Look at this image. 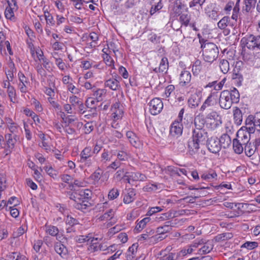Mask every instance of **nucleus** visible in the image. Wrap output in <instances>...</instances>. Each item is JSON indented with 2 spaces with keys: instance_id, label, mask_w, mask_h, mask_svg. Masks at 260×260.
Wrapping results in <instances>:
<instances>
[{
  "instance_id": "obj_51",
  "label": "nucleus",
  "mask_w": 260,
  "mask_h": 260,
  "mask_svg": "<svg viewBox=\"0 0 260 260\" xmlns=\"http://www.w3.org/2000/svg\"><path fill=\"white\" fill-rule=\"evenodd\" d=\"M256 3V0H245V10L247 12L251 11L252 9H254Z\"/></svg>"
},
{
  "instance_id": "obj_3",
  "label": "nucleus",
  "mask_w": 260,
  "mask_h": 260,
  "mask_svg": "<svg viewBox=\"0 0 260 260\" xmlns=\"http://www.w3.org/2000/svg\"><path fill=\"white\" fill-rule=\"evenodd\" d=\"M203 48V56L205 61L212 63L218 57L219 50L213 43L207 42L201 45Z\"/></svg>"
},
{
  "instance_id": "obj_13",
  "label": "nucleus",
  "mask_w": 260,
  "mask_h": 260,
  "mask_svg": "<svg viewBox=\"0 0 260 260\" xmlns=\"http://www.w3.org/2000/svg\"><path fill=\"white\" fill-rule=\"evenodd\" d=\"M44 229L46 234L55 237L57 240L60 241L61 237L59 235V230L57 226L46 224L44 226Z\"/></svg>"
},
{
  "instance_id": "obj_7",
  "label": "nucleus",
  "mask_w": 260,
  "mask_h": 260,
  "mask_svg": "<svg viewBox=\"0 0 260 260\" xmlns=\"http://www.w3.org/2000/svg\"><path fill=\"white\" fill-rule=\"evenodd\" d=\"M6 143L4 146V153L6 155L10 154L14 149L15 144L19 139V136L12 134H7L5 135Z\"/></svg>"
},
{
  "instance_id": "obj_58",
  "label": "nucleus",
  "mask_w": 260,
  "mask_h": 260,
  "mask_svg": "<svg viewBox=\"0 0 260 260\" xmlns=\"http://www.w3.org/2000/svg\"><path fill=\"white\" fill-rule=\"evenodd\" d=\"M112 111H113L112 115L114 120H117L122 118L123 112L121 108Z\"/></svg>"
},
{
  "instance_id": "obj_38",
  "label": "nucleus",
  "mask_w": 260,
  "mask_h": 260,
  "mask_svg": "<svg viewBox=\"0 0 260 260\" xmlns=\"http://www.w3.org/2000/svg\"><path fill=\"white\" fill-rule=\"evenodd\" d=\"M202 69L201 61L199 60H196L192 67V72L193 75H198L202 70Z\"/></svg>"
},
{
  "instance_id": "obj_16",
  "label": "nucleus",
  "mask_w": 260,
  "mask_h": 260,
  "mask_svg": "<svg viewBox=\"0 0 260 260\" xmlns=\"http://www.w3.org/2000/svg\"><path fill=\"white\" fill-rule=\"evenodd\" d=\"M191 75L190 73L186 70L182 71L180 75V84L183 86L188 85L191 81Z\"/></svg>"
},
{
  "instance_id": "obj_57",
  "label": "nucleus",
  "mask_w": 260,
  "mask_h": 260,
  "mask_svg": "<svg viewBox=\"0 0 260 260\" xmlns=\"http://www.w3.org/2000/svg\"><path fill=\"white\" fill-rule=\"evenodd\" d=\"M119 194V190L117 188H113L110 190L108 193V198L110 200H114L117 198Z\"/></svg>"
},
{
  "instance_id": "obj_28",
  "label": "nucleus",
  "mask_w": 260,
  "mask_h": 260,
  "mask_svg": "<svg viewBox=\"0 0 260 260\" xmlns=\"http://www.w3.org/2000/svg\"><path fill=\"white\" fill-rule=\"evenodd\" d=\"M233 116L235 123L237 125H240L242 122L243 115L241 110L238 107L234 108Z\"/></svg>"
},
{
  "instance_id": "obj_33",
  "label": "nucleus",
  "mask_w": 260,
  "mask_h": 260,
  "mask_svg": "<svg viewBox=\"0 0 260 260\" xmlns=\"http://www.w3.org/2000/svg\"><path fill=\"white\" fill-rule=\"evenodd\" d=\"M115 211L113 209H109L106 211L103 215H101L99 220L101 221H107L108 220H112L114 219Z\"/></svg>"
},
{
  "instance_id": "obj_6",
  "label": "nucleus",
  "mask_w": 260,
  "mask_h": 260,
  "mask_svg": "<svg viewBox=\"0 0 260 260\" xmlns=\"http://www.w3.org/2000/svg\"><path fill=\"white\" fill-rule=\"evenodd\" d=\"M206 126L211 130H214L222 123L221 117L214 110H211L206 115Z\"/></svg>"
},
{
  "instance_id": "obj_32",
  "label": "nucleus",
  "mask_w": 260,
  "mask_h": 260,
  "mask_svg": "<svg viewBox=\"0 0 260 260\" xmlns=\"http://www.w3.org/2000/svg\"><path fill=\"white\" fill-rule=\"evenodd\" d=\"M244 145L245 154L248 157H250L253 155L256 151L255 147L251 142H249L247 144H245Z\"/></svg>"
},
{
  "instance_id": "obj_8",
  "label": "nucleus",
  "mask_w": 260,
  "mask_h": 260,
  "mask_svg": "<svg viewBox=\"0 0 260 260\" xmlns=\"http://www.w3.org/2000/svg\"><path fill=\"white\" fill-rule=\"evenodd\" d=\"M149 111L152 115H156L162 110L164 105L159 98H154L149 103Z\"/></svg>"
},
{
  "instance_id": "obj_27",
  "label": "nucleus",
  "mask_w": 260,
  "mask_h": 260,
  "mask_svg": "<svg viewBox=\"0 0 260 260\" xmlns=\"http://www.w3.org/2000/svg\"><path fill=\"white\" fill-rule=\"evenodd\" d=\"M243 145L240 139H234L233 142V147L234 152L238 154H241L244 150Z\"/></svg>"
},
{
  "instance_id": "obj_59",
  "label": "nucleus",
  "mask_w": 260,
  "mask_h": 260,
  "mask_svg": "<svg viewBox=\"0 0 260 260\" xmlns=\"http://www.w3.org/2000/svg\"><path fill=\"white\" fill-rule=\"evenodd\" d=\"M178 20L180 21L182 25H184L185 26H187L189 22V18L188 15L184 14H181Z\"/></svg>"
},
{
  "instance_id": "obj_10",
  "label": "nucleus",
  "mask_w": 260,
  "mask_h": 260,
  "mask_svg": "<svg viewBox=\"0 0 260 260\" xmlns=\"http://www.w3.org/2000/svg\"><path fill=\"white\" fill-rule=\"evenodd\" d=\"M206 145L208 150L213 153H217L221 150L219 140L217 137H211L207 141Z\"/></svg>"
},
{
  "instance_id": "obj_52",
  "label": "nucleus",
  "mask_w": 260,
  "mask_h": 260,
  "mask_svg": "<svg viewBox=\"0 0 260 260\" xmlns=\"http://www.w3.org/2000/svg\"><path fill=\"white\" fill-rule=\"evenodd\" d=\"M175 90V86L173 85H169L167 86L165 89L164 93L162 94V96L164 98H169L171 94Z\"/></svg>"
},
{
  "instance_id": "obj_42",
  "label": "nucleus",
  "mask_w": 260,
  "mask_h": 260,
  "mask_svg": "<svg viewBox=\"0 0 260 260\" xmlns=\"http://www.w3.org/2000/svg\"><path fill=\"white\" fill-rule=\"evenodd\" d=\"M103 58L107 66L111 67L112 69H115L114 61L109 55V53L103 54Z\"/></svg>"
},
{
  "instance_id": "obj_40",
  "label": "nucleus",
  "mask_w": 260,
  "mask_h": 260,
  "mask_svg": "<svg viewBox=\"0 0 260 260\" xmlns=\"http://www.w3.org/2000/svg\"><path fill=\"white\" fill-rule=\"evenodd\" d=\"M233 237V234L231 233H225L219 234L215 237V240L216 242L225 241L231 239Z\"/></svg>"
},
{
  "instance_id": "obj_21",
  "label": "nucleus",
  "mask_w": 260,
  "mask_h": 260,
  "mask_svg": "<svg viewBox=\"0 0 260 260\" xmlns=\"http://www.w3.org/2000/svg\"><path fill=\"white\" fill-rule=\"evenodd\" d=\"M55 251L59 254L62 257L66 256L68 250L66 246L61 243L60 242H55L54 244Z\"/></svg>"
},
{
  "instance_id": "obj_39",
  "label": "nucleus",
  "mask_w": 260,
  "mask_h": 260,
  "mask_svg": "<svg viewBox=\"0 0 260 260\" xmlns=\"http://www.w3.org/2000/svg\"><path fill=\"white\" fill-rule=\"evenodd\" d=\"M194 249L190 246H188L180 251H177L180 259H182L184 256H186L188 254H191Z\"/></svg>"
},
{
  "instance_id": "obj_9",
  "label": "nucleus",
  "mask_w": 260,
  "mask_h": 260,
  "mask_svg": "<svg viewBox=\"0 0 260 260\" xmlns=\"http://www.w3.org/2000/svg\"><path fill=\"white\" fill-rule=\"evenodd\" d=\"M217 98L218 92L211 90L210 94L207 96V99L205 100L203 105L201 107L200 111L203 112L208 107L213 106L216 102Z\"/></svg>"
},
{
  "instance_id": "obj_63",
  "label": "nucleus",
  "mask_w": 260,
  "mask_h": 260,
  "mask_svg": "<svg viewBox=\"0 0 260 260\" xmlns=\"http://www.w3.org/2000/svg\"><path fill=\"white\" fill-rule=\"evenodd\" d=\"M96 102V100H95V98H88L86 101V105L87 107L91 109H96L95 104Z\"/></svg>"
},
{
  "instance_id": "obj_19",
  "label": "nucleus",
  "mask_w": 260,
  "mask_h": 260,
  "mask_svg": "<svg viewBox=\"0 0 260 260\" xmlns=\"http://www.w3.org/2000/svg\"><path fill=\"white\" fill-rule=\"evenodd\" d=\"M206 124V117L204 118L202 115L197 116L194 120V124L196 130H204L205 124Z\"/></svg>"
},
{
  "instance_id": "obj_29",
  "label": "nucleus",
  "mask_w": 260,
  "mask_h": 260,
  "mask_svg": "<svg viewBox=\"0 0 260 260\" xmlns=\"http://www.w3.org/2000/svg\"><path fill=\"white\" fill-rule=\"evenodd\" d=\"M92 155V152L91 151V147H86L80 153V161L84 162L85 160H86L87 158H90Z\"/></svg>"
},
{
  "instance_id": "obj_41",
  "label": "nucleus",
  "mask_w": 260,
  "mask_h": 260,
  "mask_svg": "<svg viewBox=\"0 0 260 260\" xmlns=\"http://www.w3.org/2000/svg\"><path fill=\"white\" fill-rule=\"evenodd\" d=\"M98 241V238H94L91 237V239L90 240V245L88 248V250L91 252H94L98 250L99 246L98 245L99 244Z\"/></svg>"
},
{
  "instance_id": "obj_50",
  "label": "nucleus",
  "mask_w": 260,
  "mask_h": 260,
  "mask_svg": "<svg viewBox=\"0 0 260 260\" xmlns=\"http://www.w3.org/2000/svg\"><path fill=\"white\" fill-rule=\"evenodd\" d=\"M44 17L46 21L47 24L51 26H54L55 24V21L52 15L48 11L44 12Z\"/></svg>"
},
{
  "instance_id": "obj_22",
  "label": "nucleus",
  "mask_w": 260,
  "mask_h": 260,
  "mask_svg": "<svg viewBox=\"0 0 260 260\" xmlns=\"http://www.w3.org/2000/svg\"><path fill=\"white\" fill-rule=\"evenodd\" d=\"M136 194V191L134 189L129 188L123 197V202L127 204L133 202L135 199Z\"/></svg>"
},
{
  "instance_id": "obj_14",
  "label": "nucleus",
  "mask_w": 260,
  "mask_h": 260,
  "mask_svg": "<svg viewBox=\"0 0 260 260\" xmlns=\"http://www.w3.org/2000/svg\"><path fill=\"white\" fill-rule=\"evenodd\" d=\"M255 118L253 115H249L245 121V126H242L245 132L253 134L255 132Z\"/></svg>"
},
{
  "instance_id": "obj_46",
  "label": "nucleus",
  "mask_w": 260,
  "mask_h": 260,
  "mask_svg": "<svg viewBox=\"0 0 260 260\" xmlns=\"http://www.w3.org/2000/svg\"><path fill=\"white\" fill-rule=\"evenodd\" d=\"M66 224L69 226H75L79 224V222L78 219L73 217L71 215H68L66 218L64 219Z\"/></svg>"
},
{
  "instance_id": "obj_48",
  "label": "nucleus",
  "mask_w": 260,
  "mask_h": 260,
  "mask_svg": "<svg viewBox=\"0 0 260 260\" xmlns=\"http://www.w3.org/2000/svg\"><path fill=\"white\" fill-rule=\"evenodd\" d=\"M171 216V213H165L158 214L154 218V220L157 222H160L168 219H169Z\"/></svg>"
},
{
  "instance_id": "obj_20",
  "label": "nucleus",
  "mask_w": 260,
  "mask_h": 260,
  "mask_svg": "<svg viewBox=\"0 0 260 260\" xmlns=\"http://www.w3.org/2000/svg\"><path fill=\"white\" fill-rule=\"evenodd\" d=\"M93 96L96 100V102L102 101L106 96L107 91L105 89L93 88L92 90Z\"/></svg>"
},
{
  "instance_id": "obj_24",
  "label": "nucleus",
  "mask_w": 260,
  "mask_h": 260,
  "mask_svg": "<svg viewBox=\"0 0 260 260\" xmlns=\"http://www.w3.org/2000/svg\"><path fill=\"white\" fill-rule=\"evenodd\" d=\"M219 143L220 145V148L222 147L223 148H228L231 143V139L230 136L226 134H223L218 139Z\"/></svg>"
},
{
  "instance_id": "obj_17",
  "label": "nucleus",
  "mask_w": 260,
  "mask_h": 260,
  "mask_svg": "<svg viewBox=\"0 0 260 260\" xmlns=\"http://www.w3.org/2000/svg\"><path fill=\"white\" fill-rule=\"evenodd\" d=\"M250 134L249 133L245 132L244 127H241L237 134L238 139H240L242 144H245L249 142L250 139Z\"/></svg>"
},
{
  "instance_id": "obj_53",
  "label": "nucleus",
  "mask_w": 260,
  "mask_h": 260,
  "mask_svg": "<svg viewBox=\"0 0 260 260\" xmlns=\"http://www.w3.org/2000/svg\"><path fill=\"white\" fill-rule=\"evenodd\" d=\"M7 92L11 102L14 103L16 100V90L13 86L9 87Z\"/></svg>"
},
{
  "instance_id": "obj_47",
  "label": "nucleus",
  "mask_w": 260,
  "mask_h": 260,
  "mask_svg": "<svg viewBox=\"0 0 260 260\" xmlns=\"http://www.w3.org/2000/svg\"><path fill=\"white\" fill-rule=\"evenodd\" d=\"M230 18L228 16L223 17L217 23V26L221 29H224L228 26Z\"/></svg>"
},
{
  "instance_id": "obj_35",
  "label": "nucleus",
  "mask_w": 260,
  "mask_h": 260,
  "mask_svg": "<svg viewBox=\"0 0 260 260\" xmlns=\"http://www.w3.org/2000/svg\"><path fill=\"white\" fill-rule=\"evenodd\" d=\"M151 220V218L149 217H145L139 222L137 223L135 230L138 232L141 231L146 225V224L149 222Z\"/></svg>"
},
{
  "instance_id": "obj_54",
  "label": "nucleus",
  "mask_w": 260,
  "mask_h": 260,
  "mask_svg": "<svg viewBox=\"0 0 260 260\" xmlns=\"http://www.w3.org/2000/svg\"><path fill=\"white\" fill-rule=\"evenodd\" d=\"M258 246V243L256 242H249L247 241L244 243L242 246L241 248H245L248 250H252Z\"/></svg>"
},
{
  "instance_id": "obj_55",
  "label": "nucleus",
  "mask_w": 260,
  "mask_h": 260,
  "mask_svg": "<svg viewBox=\"0 0 260 260\" xmlns=\"http://www.w3.org/2000/svg\"><path fill=\"white\" fill-rule=\"evenodd\" d=\"M18 9H15L11 8H8L7 7L5 12V17L7 19H12L14 17V11H16Z\"/></svg>"
},
{
  "instance_id": "obj_26",
  "label": "nucleus",
  "mask_w": 260,
  "mask_h": 260,
  "mask_svg": "<svg viewBox=\"0 0 260 260\" xmlns=\"http://www.w3.org/2000/svg\"><path fill=\"white\" fill-rule=\"evenodd\" d=\"M217 177L216 173L213 170L205 172L201 175V179L208 181H211L214 179H216Z\"/></svg>"
},
{
  "instance_id": "obj_15",
  "label": "nucleus",
  "mask_w": 260,
  "mask_h": 260,
  "mask_svg": "<svg viewBox=\"0 0 260 260\" xmlns=\"http://www.w3.org/2000/svg\"><path fill=\"white\" fill-rule=\"evenodd\" d=\"M105 86L114 91L118 90L121 88L119 80L114 78L106 80L105 82Z\"/></svg>"
},
{
  "instance_id": "obj_61",
  "label": "nucleus",
  "mask_w": 260,
  "mask_h": 260,
  "mask_svg": "<svg viewBox=\"0 0 260 260\" xmlns=\"http://www.w3.org/2000/svg\"><path fill=\"white\" fill-rule=\"evenodd\" d=\"M122 162H120L119 160L115 159L114 161L112 162L108 167L107 168L109 169H113L115 171L117 169L119 168L121 165Z\"/></svg>"
},
{
  "instance_id": "obj_44",
  "label": "nucleus",
  "mask_w": 260,
  "mask_h": 260,
  "mask_svg": "<svg viewBox=\"0 0 260 260\" xmlns=\"http://www.w3.org/2000/svg\"><path fill=\"white\" fill-rule=\"evenodd\" d=\"M219 67L221 71L223 74L227 73L230 69V65L229 61L225 59L221 60L219 63Z\"/></svg>"
},
{
  "instance_id": "obj_23",
  "label": "nucleus",
  "mask_w": 260,
  "mask_h": 260,
  "mask_svg": "<svg viewBox=\"0 0 260 260\" xmlns=\"http://www.w3.org/2000/svg\"><path fill=\"white\" fill-rule=\"evenodd\" d=\"M203 246L199 249L198 253L200 254H206L209 253L213 248L212 242L208 241L205 242L204 241Z\"/></svg>"
},
{
  "instance_id": "obj_49",
  "label": "nucleus",
  "mask_w": 260,
  "mask_h": 260,
  "mask_svg": "<svg viewBox=\"0 0 260 260\" xmlns=\"http://www.w3.org/2000/svg\"><path fill=\"white\" fill-rule=\"evenodd\" d=\"M81 101V100L77 96L72 95L69 97V103L72 106L74 110L76 109V107L78 106Z\"/></svg>"
},
{
  "instance_id": "obj_4",
  "label": "nucleus",
  "mask_w": 260,
  "mask_h": 260,
  "mask_svg": "<svg viewBox=\"0 0 260 260\" xmlns=\"http://www.w3.org/2000/svg\"><path fill=\"white\" fill-rule=\"evenodd\" d=\"M241 44L243 47L249 49L260 50V35H247L242 38Z\"/></svg>"
},
{
  "instance_id": "obj_25",
  "label": "nucleus",
  "mask_w": 260,
  "mask_h": 260,
  "mask_svg": "<svg viewBox=\"0 0 260 260\" xmlns=\"http://www.w3.org/2000/svg\"><path fill=\"white\" fill-rule=\"evenodd\" d=\"M173 223L171 221H168L165 222V224L159 226L157 228V232L158 234H165L169 233L172 230V225Z\"/></svg>"
},
{
  "instance_id": "obj_30",
  "label": "nucleus",
  "mask_w": 260,
  "mask_h": 260,
  "mask_svg": "<svg viewBox=\"0 0 260 260\" xmlns=\"http://www.w3.org/2000/svg\"><path fill=\"white\" fill-rule=\"evenodd\" d=\"M180 258L177 251L169 252L161 257L159 260H179Z\"/></svg>"
},
{
  "instance_id": "obj_5",
  "label": "nucleus",
  "mask_w": 260,
  "mask_h": 260,
  "mask_svg": "<svg viewBox=\"0 0 260 260\" xmlns=\"http://www.w3.org/2000/svg\"><path fill=\"white\" fill-rule=\"evenodd\" d=\"M80 202L74 205L75 208L84 211L91 206L88 200L91 198V191L88 189H82L79 192Z\"/></svg>"
},
{
  "instance_id": "obj_64",
  "label": "nucleus",
  "mask_w": 260,
  "mask_h": 260,
  "mask_svg": "<svg viewBox=\"0 0 260 260\" xmlns=\"http://www.w3.org/2000/svg\"><path fill=\"white\" fill-rule=\"evenodd\" d=\"M44 169L50 177L54 178L56 176V171L51 166H45L44 167Z\"/></svg>"
},
{
  "instance_id": "obj_45",
  "label": "nucleus",
  "mask_w": 260,
  "mask_h": 260,
  "mask_svg": "<svg viewBox=\"0 0 260 260\" xmlns=\"http://www.w3.org/2000/svg\"><path fill=\"white\" fill-rule=\"evenodd\" d=\"M9 260H27L26 256L17 252H12L8 254Z\"/></svg>"
},
{
  "instance_id": "obj_37",
  "label": "nucleus",
  "mask_w": 260,
  "mask_h": 260,
  "mask_svg": "<svg viewBox=\"0 0 260 260\" xmlns=\"http://www.w3.org/2000/svg\"><path fill=\"white\" fill-rule=\"evenodd\" d=\"M112 156L111 153L107 149H104L101 154L100 160L102 163H107L111 160Z\"/></svg>"
},
{
  "instance_id": "obj_43",
  "label": "nucleus",
  "mask_w": 260,
  "mask_h": 260,
  "mask_svg": "<svg viewBox=\"0 0 260 260\" xmlns=\"http://www.w3.org/2000/svg\"><path fill=\"white\" fill-rule=\"evenodd\" d=\"M205 13L207 16L212 20H216L218 17V12L216 9H205Z\"/></svg>"
},
{
  "instance_id": "obj_31",
  "label": "nucleus",
  "mask_w": 260,
  "mask_h": 260,
  "mask_svg": "<svg viewBox=\"0 0 260 260\" xmlns=\"http://www.w3.org/2000/svg\"><path fill=\"white\" fill-rule=\"evenodd\" d=\"M126 136L129 143L135 147H136L139 141V138L132 131H128L126 133Z\"/></svg>"
},
{
  "instance_id": "obj_62",
  "label": "nucleus",
  "mask_w": 260,
  "mask_h": 260,
  "mask_svg": "<svg viewBox=\"0 0 260 260\" xmlns=\"http://www.w3.org/2000/svg\"><path fill=\"white\" fill-rule=\"evenodd\" d=\"M102 174V170L98 169L91 175V178L94 182H98L101 178Z\"/></svg>"
},
{
  "instance_id": "obj_36",
  "label": "nucleus",
  "mask_w": 260,
  "mask_h": 260,
  "mask_svg": "<svg viewBox=\"0 0 260 260\" xmlns=\"http://www.w3.org/2000/svg\"><path fill=\"white\" fill-rule=\"evenodd\" d=\"M169 67L168 58L164 57L161 58L158 67L159 73H166Z\"/></svg>"
},
{
  "instance_id": "obj_1",
  "label": "nucleus",
  "mask_w": 260,
  "mask_h": 260,
  "mask_svg": "<svg viewBox=\"0 0 260 260\" xmlns=\"http://www.w3.org/2000/svg\"><path fill=\"white\" fill-rule=\"evenodd\" d=\"M240 94L235 87L230 90H224L220 92L219 97V104L221 108L228 110L231 108L233 104L239 102Z\"/></svg>"
},
{
  "instance_id": "obj_34",
  "label": "nucleus",
  "mask_w": 260,
  "mask_h": 260,
  "mask_svg": "<svg viewBox=\"0 0 260 260\" xmlns=\"http://www.w3.org/2000/svg\"><path fill=\"white\" fill-rule=\"evenodd\" d=\"M139 172L126 173L124 176V179L127 180V182L131 183V181H139Z\"/></svg>"
},
{
  "instance_id": "obj_56",
  "label": "nucleus",
  "mask_w": 260,
  "mask_h": 260,
  "mask_svg": "<svg viewBox=\"0 0 260 260\" xmlns=\"http://www.w3.org/2000/svg\"><path fill=\"white\" fill-rule=\"evenodd\" d=\"M128 158L127 153L124 151H118L117 153V160L121 161L127 160Z\"/></svg>"
},
{
  "instance_id": "obj_60",
  "label": "nucleus",
  "mask_w": 260,
  "mask_h": 260,
  "mask_svg": "<svg viewBox=\"0 0 260 260\" xmlns=\"http://www.w3.org/2000/svg\"><path fill=\"white\" fill-rule=\"evenodd\" d=\"M182 25L180 21H178V19H175L172 21L171 27L176 31L180 30Z\"/></svg>"
},
{
  "instance_id": "obj_2",
  "label": "nucleus",
  "mask_w": 260,
  "mask_h": 260,
  "mask_svg": "<svg viewBox=\"0 0 260 260\" xmlns=\"http://www.w3.org/2000/svg\"><path fill=\"white\" fill-rule=\"evenodd\" d=\"M207 137V133L205 130L193 131L192 137L188 142V150L191 155H193L198 151L200 145L205 143Z\"/></svg>"
},
{
  "instance_id": "obj_11",
  "label": "nucleus",
  "mask_w": 260,
  "mask_h": 260,
  "mask_svg": "<svg viewBox=\"0 0 260 260\" xmlns=\"http://www.w3.org/2000/svg\"><path fill=\"white\" fill-rule=\"evenodd\" d=\"M183 131V125L179 121H175L171 125L170 133L174 136L178 137L181 136Z\"/></svg>"
},
{
  "instance_id": "obj_18",
  "label": "nucleus",
  "mask_w": 260,
  "mask_h": 260,
  "mask_svg": "<svg viewBox=\"0 0 260 260\" xmlns=\"http://www.w3.org/2000/svg\"><path fill=\"white\" fill-rule=\"evenodd\" d=\"M201 103V98L199 97L198 93L192 94L188 100V104L191 108H196Z\"/></svg>"
},
{
  "instance_id": "obj_12",
  "label": "nucleus",
  "mask_w": 260,
  "mask_h": 260,
  "mask_svg": "<svg viewBox=\"0 0 260 260\" xmlns=\"http://www.w3.org/2000/svg\"><path fill=\"white\" fill-rule=\"evenodd\" d=\"M19 80L18 87L22 93H26L27 91V85L29 84L28 79L26 78L23 73L19 72L18 74Z\"/></svg>"
}]
</instances>
